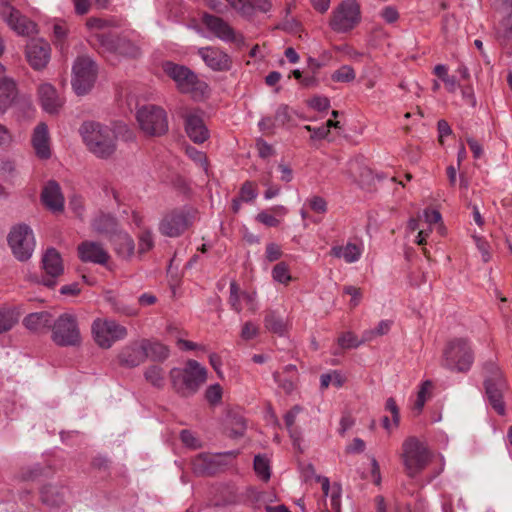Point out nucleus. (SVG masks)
I'll return each mask as SVG.
<instances>
[{
	"label": "nucleus",
	"mask_w": 512,
	"mask_h": 512,
	"mask_svg": "<svg viewBox=\"0 0 512 512\" xmlns=\"http://www.w3.org/2000/svg\"><path fill=\"white\" fill-rule=\"evenodd\" d=\"M229 290L228 302L232 310L237 313H240L244 307L251 313H255L258 310L256 292L241 290L235 281H231Z\"/></svg>",
	"instance_id": "nucleus-16"
},
{
	"label": "nucleus",
	"mask_w": 512,
	"mask_h": 512,
	"mask_svg": "<svg viewBox=\"0 0 512 512\" xmlns=\"http://www.w3.org/2000/svg\"><path fill=\"white\" fill-rule=\"evenodd\" d=\"M69 208L78 216L82 217L84 213V201L79 195H73L69 199Z\"/></svg>",
	"instance_id": "nucleus-62"
},
{
	"label": "nucleus",
	"mask_w": 512,
	"mask_h": 512,
	"mask_svg": "<svg viewBox=\"0 0 512 512\" xmlns=\"http://www.w3.org/2000/svg\"><path fill=\"white\" fill-rule=\"evenodd\" d=\"M258 332L259 326L252 321H247L242 326L241 338L246 341L254 339L258 335Z\"/></svg>",
	"instance_id": "nucleus-56"
},
{
	"label": "nucleus",
	"mask_w": 512,
	"mask_h": 512,
	"mask_svg": "<svg viewBox=\"0 0 512 512\" xmlns=\"http://www.w3.org/2000/svg\"><path fill=\"white\" fill-rule=\"evenodd\" d=\"M385 410L391 414L392 420L385 416L382 419V425L388 432H392L400 424V412L394 398L390 397L386 400Z\"/></svg>",
	"instance_id": "nucleus-40"
},
{
	"label": "nucleus",
	"mask_w": 512,
	"mask_h": 512,
	"mask_svg": "<svg viewBox=\"0 0 512 512\" xmlns=\"http://www.w3.org/2000/svg\"><path fill=\"white\" fill-rule=\"evenodd\" d=\"M99 41L102 48L107 52L130 58H136L140 55L139 47L126 39H114L110 36H101Z\"/></svg>",
	"instance_id": "nucleus-19"
},
{
	"label": "nucleus",
	"mask_w": 512,
	"mask_h": 512,
	"mask_svg": "<svg viewBox=\"0 0 512 512\" xmlns=\"http://www.w3.org/2000/svg\"><path fill=\"white\" fill-rule=\"evenodd\" d=\"M23 325L32 332L52 329V316L46 311L30 313L23 319Z\"/></svg>",
	"instance_id": "nucleus-29"
},
{
	"label": "nucleus",
	"mask_w": 512,
	"mask_h": 512,
	"mask_svg": "<svg viewBox=\"0 0 512 512\" xmlns=\"http://www.w3.org/2000/svg\"><path fill=\"white\" fill-rule=\"evenodd\" d=\"M321 480L324 494L322 512H341V486L338 483L330 484L328 478Z\"/></svg>",
	"instance_id": "nucleus-24"
},
{
	"label": "nucleus",
	"mask_w": 512,
	"mask_h": 512,
	"mask_svg": "<svg viewBox=\"0 0 512 512\" xmlns=\"http://www.w3.org/2000/svg\"><path fill=\"white\" fill-rule=\"evenodd\" d=\"M43 269L52 278L60 276L63 271V262L60 254L54 249H48L42 257Z\"/></svg>",
	"instance_id": "nucleus-30"
},
{
	"label": "nucleus",
	"mask_w": 512,
	"mask_h": 512,
	"mask_svg": "<svg viewBox=\"0 0 512 512\" xmlns=\"http://www.w3.org/2000/svg\"><path fill=\"white\" fill-rule=\"evenodd\" d=\"M217 456L199 455L192 462L194 473L198 475H209L216 472Z\"/></svg>",
	"instance_id": "nucleus-34"
},
{
	"label": "nucleus",
	"mask_w": 512,
	"mask_h": 512,
	"mask_svg": "<svg viewBox=\"0 0 512 512\" xmlns=\"http://www.w3.org/2000/svg\"><path fill=\"white\" fill-rule=\"evenodd\" d=\"M198 54L205 64L214 71L228 70L231 65L230 57L215 47L200 48Z\"/></svg>",
	"instance_id": "nucleus-20"
},
{
	"label": "nucleus",
	"mask_w": 512,
	"mask_h": 512,
	"mask_svg": "<svg viewBox=\"0 0 512 512\" xmlns=\"http://www.w3.org/2000/svg\"><path fill=\"white\" fill-rule=\"evenodd\" d=\"M360 20V8L355 0L343 1L333 12L330 25L333 30L346 32Z\"/></svg>",
	"instance_id": "nucleus-13"
},
{
	"label": "nucleus",
	"mask_w": 512,
	"mask_h": 512,
	"mask_svg": "<svg viewBox=\"0 0 512 512\" xmlns=\"http://www.w3.org/2000/svg\"><path fill=\"white\" fill-rule=\"evenodd\" d=\"M247 500L255 507L260 508L276 500V494L272 491H259L254 488L248 489Z\"/></svg>",
	"instance_id": "nucleus-39"
},
{
	"label": "nucleus",
	"mask_w": 512,
	"mask_h": 512,
	"mask_svg": "<svg viewBox=\"0 0 512 512\" xmlns=\"http://www.w3.org/2000/svg\"><path fill=\"white\" fill-rule=\"evenodd\" d=\"M121 365L125 367H136L146 360V354L142 345V340L134 341L122 348L118 355Z\"/></svg>",
	"instance_id": "nucleus-23"
},
{
	"label": "nucleus",
	"mask_w": 512,
	"mask_h": 512,
	"mask_svg": "<svg viewBox=\"0 0 512 512\" xmlns=\"http://www.w3.org/2000/svg\"><path fill=\"white\" fill-rule=\"evenodd\" d=\"M154 240L151 231L144 230L139 235L138 250L140 253H145L152 249Z\"/></svg>",
	"instance_id": "nucleus-55"
},
{
	"label": "nucleus",
	"mask_w": 512,
	"mask_h": 512,
	"mask_svg": "<svg viewBox=\"0 0 512 512\" xmlns=\"http://www.w3.org/2000/svg\"><path fill=\"white\" fill-rule=\"evenodd\" d=\"M505 382L501 372L495 370L493 377L485 381L487 399L493 409L500 415L505 414V404L503 401V390Z\"/></svg>",
	"instance_id": "nucleus-17"
},
{
	"label": "nucleus",
	"mask_w": 512,
	"mask_h": 512,
	"mask_svg": "<svg viewBox=\"0 0 512 512\" xmlns=\"http://www.w3.org/2000/svg\"><path fill=\"white\" fill-rule=\"evenodd\" d=\"M69 492L67 487L58 484H47L40 492L42 503L48 508H60L68 498Z\"/></svg>",
	"instance_id": "nucleus-21"
},
{
	"label": "nucleus",
	"mask_w": 512,
	"mask_h": 512,
	"mask_svg": "<svg viewBox=\"0 0 512 512\" xmlns=\"http://www.w3.org/2000/svg\"><path fill=\"white\" fill-rule=\"evenodd\" d=\"M272 278L278 283L287 285L292 279L287 264L284 262L276 264L272 269Z\"/></svg>",
	"instance_id": "nucleus-46"
},
{
	"label": "nucleus",
	"mask_w": 512,
	"mask_h": 512,
	"mask_svg": "<svg viewBox=\"0 0 512 512\" xmlns=\"http://www.w3.org/2000/svg\"><path fill=\"white\" fill-rule=\"evenodd\" d=\"M311 210L316 213L324 214L327 211V202L323 197L312 196L308 199Z\"/></svg>",
	"instance_id": "nucleus-59"
},
{
	"label": "nucleus",
	"mask_w": 512,
	"mask_h": 512,
	"mask_svg": "<svg viewBox=\"0 0 512 512\" xmlns=\"http://www.w3.org/2000/svg\"><path fill=\"white\" fill-rule=\"evenodd\" d=\"M14 141V137L10 129L0 123V149L9 147Z\"/></svg>",
	"instance_id": "nucleus-60"
},
{
	"label": "nucleus",
	"mask_w": 512,
	"mask_h": 512,
	"mask_svg": "<svg viewBox=\"0 0 512 512\" xmlns=\"http://www.w3.org/2000/svg\"><path fill=\"white\" fill-rule=\"evenodd\" d=\"M302 411H303V408L301 406L295 405L284 416L286 428L290 434V437L293 439L294 443H296L300 439V435L294 428V424H295L297 416Z\"/></svg>",
	"instance_id": "nucleus-41"
},
{
	"label": "nucleus",
	"mask_w": 512,
	"mask_h": 512,
	"mask_svg": "<svg viewBox=\"0 0 512 512\" xmlns=\"http://www.w3.org/2000/svg\"><path fill=\"white\" fill-rule=\"evenodd\" d=\"M307 103L310 108L319 112L326 111L330 107V101L325 96H314Z\"/></svg>",
	"instance_id": "nucleus-57"
},
{
	"label": "nucleus",
	"mask_w": 512,
	"mask_h": 512,
	"mask_svg": "<svg viewBox=\"0 0 512 512\" xmlns=\"http://www.w3.org/2000/svg\"><path fill=\"white\" fill-rule=\"evenodd\" d=\"M142 345L146 359L149 358L154 361H161L166 359L169 355V349L160 342L142 339Z\"/></svg>",
	"instance_id": "nucleus-35"
},
{
	"label": "nucleus",
	"mask_w": 512,
	"mask_h": 512,
	"mask_svg": "<svg viewBox=\"0 0 512 512\" xmlns=\"http://www.w3.org/2000/svg\"><path fill=\"white\" fill-rule=\"evenodd\" d=\"M355 78H356V73L350 65H343V66L339 67L331 75V79L334 82H338V83H350V82L354 81Z\"/></svg>",
	"instance_id": "nucleus-45"
},
{
	"label": "nucleus",
	"mask_w": 512,
	"mask_h": 512,
	"mask_svg": "<svg viewBox=\"0 0 512 512\" xmlns=\"http://www.w3.org/2000/svg\"><path fill=\"white\" fill-rule=\"evenodd\" d=\"M8 244L18 260H28L35 249V238L32 229L25 224L12 227L8 234Z\"/></svg>",
	"instance_id": "nucleus-9"
},
{
	"label": "nucleus",
	"mask_w": 512,
	"mask_h": 512,
	"mask_svg": "<svg viewBox=\"0 0 512 512\" xmlns=\"http://www.w3.org/2000/svg\"><path fill=\"white\" fill-rule=\"evenodd\" d=\"M173 386L180 392H195L207 379V370L195 360H189L184 369L170 371Z\"/></svg>",
	"instance_id": "nucleus-4"
},
{
	"label": "nucleus",
	"mask_w": 512,
	"mask_h": 512,
	"mask_svg": "<svg viewBox=\"0 0 512 512\" xmlns=\"http://www.w3.org/2000/svg\"><path fill=\"white\" fill-rule=\"evenodd\" d=\"M78 254L83 262L106 264L109 259L108 252L99 243L85 241L78 246Z\"/></svg>",
	"instance_id": "nucleus-25"
},
{
	"label": "nucleus",
	"mask_w": 512,
	"mask_h": 512,
	"mask_svg": "<svg viewBox=\"0 0 512 512\" xmlns=\"http://www.w3.org/2000/svg\"><path fill=\"white\" fill-rule=\"evenodd\" d=\"M112 242L120 257L129 258L133 255L135 249L134 241L126 232L116 233L112 238Z\"/></svg>",
	"instance_id": "nucleus-33"
},
{
	"label": "nucleus",
	"mask_w": 512,
	"mask_h": 512,
	"mask_svg": "<svg viewBox=\"0 0 512 512\" xmlns=\"http://www.w3.org/2000/svg\"><path fill=\"white\" fill-rule=\"evenodd\" d=\"M145 379L155 387H162L164 384V372L159 366H151L144 373Z\"/></svg>",
	"instance_id": "nucleus-47"
},
{
	"label": "nucleus",
	"mask_w": 512,
	"mask_h": 512,
	"mask_svg": "<svg viewBox=\"0 0 512 512\" xmlns=\"http://www.w3.org/2000/svg\"><path fill=\"white\" fill-rule=\"evenodd\" d=\"M140 129L148 136H161L168 130L167 115L163 108L155 105L140 107L136 113Z\"/></svg>",
	"instance_id": "nucleus-8"
},
{
	"label": "nucleus",
	"mask_w": 512,
	"mask_h": 512,
	"mask_svg": "<svg viewBox=\"0 0 512 512\" xmlns=\"http://www.w3.org/2000/svg\"><path fill=\"white\" fill-rule=\"evenodd\" d=\"M163 70L173 79L182 93L190 94L194 99H201L208 94V85L199 80L197 75L188 67L166 62L163 65Z\"/></svg>",
	"instance_id": "nucleus-3"
},
{
	"label": "nucleus",
	"mask_w": 512,
	"mask_h": 512,
	"mask_svg": "<svg viewBox=\"0 0 512 512\" xmlns=\"http://www.w3.org/2000/svg\"><path fill=\"white\" fill-rule=\"evenodd\" d=\"M265 327L276 334L282 335L287 330V322L280 317L279 315H276L274 312L269 313L264 320Z\"/></svg>",
	"instance_id": "nucleus-42"
},
{
	"label": "nucleus",
	"mask_w": 512,
	"mask_h": 512,
	"mask_svg": "<svg viewBox=\"0 0 512 512\" xmlns=\"http://www.w3.org/2000/svg\"><path fill=\"white\" fill-rule=\"evenodd\" d=\"M43 204L53 213L62 212L64 209V196L59 184L55 181H49L41 193Z\"/></svg>",
	"instance_id": "nucleus-26"
},
{
	"label": "nucleus",
	"mask_w": 512,
	"mask_h": 512,
	"mask_svg": "<svg viewBox=\"0 0 512 512\" xmlns=\"http://www.w3.org/2000/svg\"><path fill=\"white\" fill-rule=\"evenodd\" d=\"M275 122L277 126H283L290 120L289 108L286 105H280L275 112Z\"/></svg>",
	"instance_id": "nucleus-63"
},
{
	"label": "nucleus",
	"mask_w": 512,
	"mask_h": 512,
	"mask_svg": "<svg viewBox=\"0 0 512 512\" xmlns=\"http://www.w3.org/2000/svg\"><path fill=\"white\" fill-rule=\"evenodd\" d=\"M344 383V377L339 371H332L331 373L322 374L320 377L321 388L325 389L330 384L336 387H341Z\"/></svg>",
	"instance_id": "nucleus-48"
},
{
	"label": "nucleus",
	"mask_w": 512,
	"mask_h": 512,
	"mask_svg": "<svg viewBox=\"0 0 512 512\" xmlns=\"http://www.w3.org/2000/svg\"><path fill=\"white\" fill-rule=\"evenodd\" d=\"M186 152L193 161L199 163L205 171L207 170L208 161L206 155L203 152L198 151L193 147H188Z\"/></svg>",
	"instance_id": "nucleus-61"
},
{
	"label": "nucleus",
	"mask_w": 512,
	"mask_h": 512,
	"mask_svg": "<svg viewBox=\"0 0 512 512\" xmlns=\"http://www.w3.org/2000/svg\"><path fill=\"white\" fill-rule=\"evenodd\" d=\"M203 23L210 32H212L217 38L224 42H243L242 36L237 34L234 29L222 18L205 14L203 16Z\"/></svg>",
	"instance_id": "nucleus-18"
},
{
	"label": "nucleus",
	"mask_w": 512,
	"mask_h": 512,
	"mask_svg": "<svg viewBox=\"0 0 512 512\" xmlns=\"http://www.w3.org/2000/svg\"><path fill=\"white\" fill-rule=\"evenodd\" d=\"M441 214L437 210H425L423 212L422 224L433 226L441 222Z\"/></svg>",
	"instance_id": "nucleus-64"
},
{
	"label": "nucleus",
	"mask_w": 512,
	"mask_h": 512,
	"mask_svg": "<svg viewBox=\"0 0 512 512\" xmlns=\"http://www.w3.org/2000/svg\"><path fill=\"white\" fill-rule=\"evenodd\" d=\"M25 57L32 69L43 70L51 59L50 44L43 38L31 39L26 44Z\"/></svg>",
	"instance_id": "nucleus-14"
},
{
	"label": "nucleus",
	"mask_w": 512,
	"mask_h": 512,
	"mask_svg": "<svg viewBox=\"0 0 512 512\" xmlns=\"http://www.w3.org/2000/svg\"><path fill=\"white\" fill-rule=\"evenodd\" d=\"M418 230V233L414 239V242L418 245L426 243V239L429 237L433 230V226L422 224V217L411 218L408 221L407 231L408 233Z\"/></svg>",
	"instance_id": "nucleus-38"
},
{
	"label": "nucleus",
	"mask_w": 512,
	"mask_h": 512,
	"mask_svg": "<svg viewBox=\"0 0 512 512\" xmlns=\"http://www.w3.org/2000/svg\"><path fill=\"white\" fill-rule=\"evenodd\" d=\"M51 339L58 346H77L81 343V333L77 317L72 313L61 314L52 325Z\"/></svg>",
	"instance_id": "nucleus-5"
},
{
	"label": "nucleus",
	"mask_w": 512,
	"mask_h": 512,
	"mask_svg": "<svg viewBox=\"0 0 512 512\" xmlns=\"http://www.w3.org/2000/svg\"><path fill=\"white\" fill-rule=\"evenodd\" d=\"M363 253V246L356 243L348 242L345 245H336L331 248L330 254L339 259H343L346 263L357 262Z\"/></svg>",
	"instance_id": "nucleus-28"
},
{
	"label": "nucleus",
	"mask_w": 512,
	"mask_h": 512,
	"mask_svg": "<svg viewBox=\"0 0 512 512\" xmlns=\"http://www.w3.org/2000/svg\"><path fill=\"white\" fill-rule=\"evenodd\" d=\"M96 344L104 349L110 348L116 341L127 337V328L110 318H96L91 325Z\"/></svg>",
	"instance_id": "nucleus-6"
},
{
	"label": "nucleus",
	"mask_w": 512,
	"mask_h": 512,
	"mask_svg": "<svg viewBox=\"0 0 512 512\" xmlns=\"http://www.w3.org/2000/svg\"><path fill=\"white\" fill-rule=\"evenodd\" d=\"M288 213V209L283 205H275L271 207L269 210L260 211L255 219L257 222L267 226V227H277L280 225L281 220L277 218L284 217Z\"/></svg>",
	"instance_id": "nucleus-31"
},
{
	"label": "nucleus",
	"mask_w": 512,
	"mask_h": 512,
	"mask_svg": "<svg viewBox=\"0 0 512 512\" xmlns=\"http://www.w3.org/2000/svg\"><path fill=\"white\" fill-rule=\"evenodd\" d=\"M16 94L14 80H4L0 83V113H5L10 107Z\"/></svg>",
	"instance_id": "nucleus-37"
},
{
	"label": "nucleus",
	"mask_w": 512,
	"mask_h": 512,
	"mask_svg": "<svg viewBox=\"0 0 512 512\" xmlns=\"http://www.w3.org/2000/svg\"><path fill=\"white\" fill-rule=\"evenodd\" d=\"M300 473L304 481H310L315 479L317 482L322 484V480L324 477L318 476L315 472V469L312 464L306 463L300 466Z\"/></svg>",
	"instance_id": "nucleus-58"
},
{
	"label": "nucleus",
	"mask_w": 512,
	"mask_h": 512,
	"mask_svg": "<svg viewBox=\"0 0 512 512\" xmlns=\"http://www.w3.org/2000/svg\"><path fill=\"white\" fill-rule=\"evenodd\" d=\"M194 219L193 211L189 208H180L167 212L161 218L158 229L160 233L167 237L180 236Z\"/></svg>",
	"instance_id": "nucleus-11"
},
{
	"label": "nucleus",
	"mask_w": 512,
	"mask_h": 512,
	"mask_svg": "<svg viewBox=\"0 0 512 512\" xmlns=\"http://www.w3.org/2000/svg\"><path fill=\"white\" fill-rule=\"evenodd\" d=\"M21 316L19 307H3L0 309V333L12 329Z\"/></svg>",
	"instance_id": "nucleus-36"
},
{
	"label": "nucleus",
	"mask_w": 512,
	"mask_h": 512,
	"mask_svg": "<svg viewBox=\"0 0 512 512\" xmlns=\"http://www.w3.org/2000/svg\"><path fill=\"white\" fill-rule=\"evenodd\" d=\"M254 470L259 478H261L263 481H268L271 476L269 459L262 455L255 456Z\"/></svg>",
	"instance_id": "nucleus-44"
},
{
	"label": "nucleus",
	"mask_w": 512,
	"mask_h": 512,
	"mask_svg": "<svg viewBox=\"0 0 512 512\" xmlns=\"http://www.w3.org/2000/svg\"><path fill=\"white\" fill-rule=\"evenodd\" d=\"M257 195L258 192L254 183L250 181H246L245 183H243L239 195V198L242 201L251 202L257 197Z\"/></svg>",
	"instance_id": "nucleus-51"
},
{
	"label": "nucleus",
	"mask_w": 512,
	"mask_h": 512,
	"mask_svg": "<svg viewBox=\"0 0 512 512\" xmlns=\"http://www.w3.org/2000/svg\"><path fill=\"white\" fill-rule=\"evenodd\" d=\"M401 459L409 477L422 472L432 459V452L427 443L417 437L410 436L402 443Z\"/></svg>",
	"instance_id": "nucleus-2"
},
{
	"label": "nucleus",
	"mask_w": 512,
	"mask_h": 512,
	"mask_svg": "<svg viewBox=\"0 0 512 512\" xmlns=\"http://www.w3.org/2000/svg\"><path fill=\"white\" fill-rule=\"evenodd\" d=\"M185 130L188 137L195 143H203L209 137V131L203 119L195 112L187 115Z\"/></svg>",
	"instance_id": "nucleus-27"
},
{
	"label": "nucleus",
	"mask_w": 512,
	"mask_h": 512,
	"mask_svg": "<svg viewBox=\"0 0 512 512\" xmlns=\"http://www.w3.org/2000/svg\"><path fill=\"white\" fill-rule=\"evenodd\" d=\"M364 338L362 340H359L356 335H354L352 332H345L338 338V345L342 349H351L356 348L359 345H361L363 342H365Z\"/></svg>",
	"instance_id": "nucleus-49"
},
{
	"label": "nucleus",
	"mask_w": 512,
	"mask_h": 512,
	"mask_svg": "<svg viewBox=\"0 0 512 512\" xmlns=\"http://www.w3.org/2000/svg\"><path fill=\"white\" fill-rule=\"evenodd\" d=\"M36 96L41 109L50 115L58 114L65 102L55 86L49 82H41L37 86Z\"/></svg>",
	"instance_id": "nucleus-15"
},
{
	"label": "nucleus",
	"mask_w": 512,
	"mask_h": 512,
	"mask_svg": "<svg viewBox=\"0 0 512 512\" xmlns=\"http://www.w3.org/2000/svg\"><path fill=\"white\" fill-rule=\"evenodd\" d=\"M339 124L338 121L328 120L325 125L320 127H312L310 125H305L304 129L311 133V139L313 140H321L325 139L332 127H337Z\"/></svg>",
	"instance_id": "nucleus-43"
},
{
	"label": "nucleus",
	"mask_w": 512,
	"mask_h": 512,
	"mask_svg": "<svg viewBox=\"0 0 512 512\" xmlns=\"http://www.w3.org/2000/svg\"><path fill=\"white\" fill-rule=\"evenodd\" d=\"M114 226H115L114 218L111 217L110 215H103V216L95 219L93 222L94 229L99 232H107V231L111 230L112 228H114Z\"/></svg>",
	"instance_id": "nucleus-54"
},
{
	"label": "nucleus",
	"mask_w": 512,
	"mask_h": 512,
	"mask_svg": "<svg viewBox=\"0 0 512 512\" xmlns=\"http://www.w3.org/2000/svg\"><path fill=\"white\" fill-rule=\"evenodd\" d=\"M226 1L240 15H242L244 17H250L253 15V8H252L251 4L246 3L247 0H226Z\"/></svg>",
	"instance_id": "nucleus-52"
},
{
	"label": "nucleus",
	"mask_w": 512,
	"mask_h": 512,
	"mask_svg": "<svg viewBox=\"0 0 512 512\" xmlns=\"http://www.w3.org/2000/svg\"><path fill=\"white\" fill-rule=\"evenodd\" d=\"M391 328V321L389 320H381L378 325L371 330H367L364 332V340L370 341L376 336L385 335Z\"/></svg>",
	"instance_id": "nucleus-50"
},
{
	"label": "nucleus",
	"mask_w": 512,
	"mask_h": 512,
	"mask_svg": "<svg viewBox=\"0 0 512 512\" xmlns=\"http://www.w3.org/2000/svg\"><path fill=\"white\" fill-rule=\"evenodd\" d=\"M97 74L95 62L87 56H80L73 65L72 86L77 95H84L92 88Z\"/></svg>",
	"instance_id": "nucleus-12"
},
{
	"label": "nucleus",
	"mask_w": 512,
	"mask_h": 512,
	"mask_svg": "<svg viewBox=\"0 0 512 512\" xmlns=\"http://www.w3.org/2000/svg\"><path fill=\"white\" fill-rule=\"evenodd\" d=\"M31 143L35 154L40 159H48L51 156L50 135L48 126L41 122L33 130Z\"/></svg>",
	"instance_id": "nucleus-22"
},
{
	"label": "nucleus",
	"mask_w": 512,
	"mask_h": 512,
	"mask_svg": "<svg viewBox=\"0 0 512 512\" xmlns=\"http://www.w3.org/2000/svg\"><path fill=\"white\" fill-rule=\"evenodd\" d=\"M0 16L18 36L29 37L37 34V25L7 1L0 2Z\"/></svg>",
	"instance_id": "nucleus-10"
},
{
	"label": "nucleus",
	"mask_w": 512,
	"mask_h": 512,
	"mask_svg": "<svg viewBox=\"0 0 512 512\" xmlns=\"http://www.w3.org/2000/svg\"><path fill=\"white\" fill-rule=\"evenodd\" d=\"M433 390L434 383L431 380H424L420 383L412 405V411L415 415L421 414L425 403L432 397Z\"/></svg>",
	"instance_id": "nucleus-32"
},
{
	"label": "nucleus",
	"mask_w": 512,
	"mask_h": 512,
	"mask_svg": "<svg viewBox=\"0 0 512 512\" xmlns=\"http://www.w3.org/2000/svg\"><path fill=\"white\" fill-rule=\"evenodd\" d=\"M79 132L87 149L97 158L108 159L115 154L117 133L113 128L88 121L81 125Z\"/></svg>",
	"instance_id": "nucleus-1"
},
{
	"label": "nucleus",
	"mask_w": 512,
	"mask_h": 512,
	"mask_svg": "<svg viewBox=\"0 0 512 512\" xmlns=\"http://www.w3.org/2000/svg\"><path fill=\"white\" fill-rule=\"evenodd\" d=\"M222 393H223L222 387L219 384H213V385H210L206 389L205 397H206V400L211 405H217L220 403V401L222 399Z\"/></svg>",
	"instance_id": "nucleus-53"
},
{
	"label": "nucleus",
	"mask_w": 512,
	"mask_h": 512,
	"mask_svg": "<svg viewBox=\"0 0 512 512\" xmlns=\"http://www.w3.org/2000/svg\"><path fill=\"white\" fill-rule=\"evenodd\" d=\"M474 360L473 352L467 340L457 338L450 341L444 350V366L457 371L466 372Z\"/></svg>",
	"instance_id": "nucleus-7"
}]
</instances>
